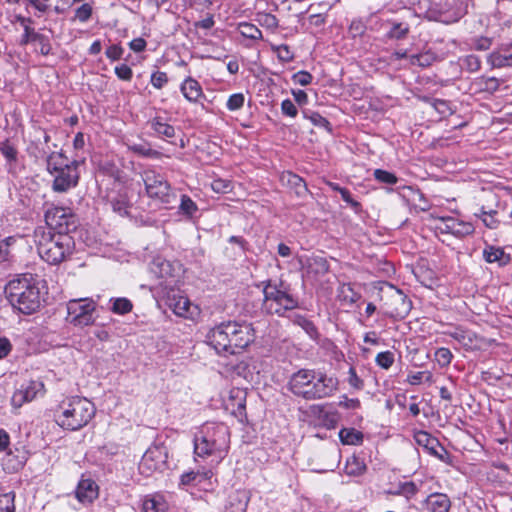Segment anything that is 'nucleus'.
Returning a JSON list of instances; mask_svg holds the SVG:
<instances>
[{"label": "nucleus", "instance_id": "nucleus-56", "mask_svg": "<svg viewBox=\"0 0 512 512\" xmlns=\"http://www.w3.org/2000/svg\"><path fill=\"white\" fill-rule=\"evenodd\" d=\"M366 31V26L361 20H353L349 26V34L353 37H360Z\"/></svg>", "mask_w": 512, "mask_h": 512}, {"label": "nucleus", "instance_id": "nucleus-46", "mask_svg": "<svg viewBox=\"0 0 512 512\" xmlns=\"http://www.w3.org/2000/svg\"><path fill=\"white\" fill-rule=\"evenodd\" d=\"M197 209L196 203L189 196H181L180 211L183 214L192 217L197 212Z\"/></svg>", "mask_w": 512, "mask_h": 512}, {"label": "nucleus", "instance_id": "nucleus-37", "mask_svg": "<svg viewBox=\"0 0 512 512\" xmlns=\"http://www.w3.org/2000/svg\"><path fill=\"white\" fill-rule=\"evenodd\" d=\"M339 438L345 445H357L363 441V434L355 429L344 428L339 432Z\"/></svg>", "mask_w": 512, "mask_h": 512}, {"label": "nucleus", "instance_id": "nucleus-9", "mask_svg": "<svg viewBox=\"0 0 512 512\" xmlns=\"http://www.w3.org/2000/svg\"><path fill=\"white\" fill-rule=\"evenodd\" d=\"M96 303L90 298L72 299L67 303V321L75 327H86L95 322Z\"/></svg>", "mask_w": 512, "mask_h": 512}, {"label": "nucleus", "instance_id": "nucleus-47", "mask_svg": "<svg viewBox=\"0 0 512 512\" xmlns=\"http://www.w3.org/2000/svg\"><path fill=\"white\" fill-rule=\"evenodd\" d=\"M453 355L448 348L441 347L435 352V360L441 367H446L451 363Z\"/></svg>", "mask_w": 512, "mask_h": 512}, {"label": "nucleus", "instance_id": "nucleus-45", "mask_svg": "<svg viewBox=\"0 0 512 512\" xmlns=\"http://www.w3.org/2000/svg\"><path fill=\"white\" fill-rule=\"evenodd\" d=\"M0 152L7 161L16 162L18 152L9 140L0 142Z\"/></svg>", "mask_w": 512, "mask_h": 512}, {"label": "nucleus", "instance_id": "nucleus-1", "mask_svg": "<svg viewBox=\"0 0 512 512\" xmlns=\"http://www.w3.org/2000/svg\"><path fill=\"white\" fill-rule=\"evenodd\" d=\"M206 341L219 355H236L254 341V329L245 322H223L207 332Z\"/></svg>", "mask_w": 512, "mask_h": 512}, {"label": "nucleus", "instance_id": "nucleus-30", "mask_svg": "<svg viewBox=\"0 0 512 512\" xmlns=\"http://www.w3.org/2000/svg\"><path fill=\"white\" fill-rule=\"evenodd\" d=\"M167 509V504L163 496L156 494L147 497L143 502L144 512H164Z\"/></svg>", "mask_w": 512, "mask_h": 512}, {"label": "nucleus", "instance_id": "nucleus-2", "mask_svg": "<svg viewBox=\"0 0 512 512\" xmlns=\"http://www.w3.org/2000/svg\"><path fill=\"white\" fill-rule=\"evenodd\" d=\"M288 388L292 394L307 401L322 400L338 391L339 381L317 369H300L290 377Z\"/></svg>", "mask_w": 512, "mask_h": 512}, {"label": "nucleus", "instance_id": "nucleus-13", "mask_svg": "<svg viewBox=\"0 0 512 512\" xmlns=\"http://www.w3.org/2000/svg\"><path fill=\"white\" fill-rule=\"evenodd\" d=\"M438 228L443 233H450L457 237L469 235L474 231L471 223L463 222L452 217L441 218Z\"/></svg>", "mask_w": 512, "mask_h": 512}, {"label": "nucleus", "instance_id": "nucleus-11", "mask_svg": "<svg viewBox=\"0 0 512 512\" xmlns=\"http://www.w3.org/2000/svg\"><path fill=\"white\" fill-rule=\"evenodd\" d=\"M79 161H72V165L55 172L52 181V190L56 193H65L70 189L76 187L79 182L80 174L78 167Z\"/></svg>", "mask_w": 512, "mask_h": 512}, {"label": "nucleus", "instance_id": "nucleus-38", "mask_svg": "<svg viewBox=\"0 0 512 512\" xmlns=\"http://www.w3.org/2000/svg\"><path fill=\"white\" fill-rule=\"evenodd\" d=\"M255 21L260 25L261 27L266 28L267 30H270L274 32L278 28V19L276 16L270 13L266 12H258L255 15Z\"/></svg>", "mask_w": 512, "mask_h": 512}, {"label": "nucleus", "instance_id": "nucleus-60", "mask_svg": "<svg viewBox=\"0 0 512 512\" xmlns=\"http://www.w3.org/2000/svg\"><path fill=\"white\" fill-rule=\"evenodd\" d=\"M12 242H15V239L9 237L2 242H0V262L7 261L10 257V245Z\"/></svg>", "mask_w": 512, "mask_h": 512}, {"label": "nucleus", "instance_id": "nucleus-33", "mask_svg": "<svg viewBox=\"0 0 512 512\" xmlns=\"http://www.w3.org/2000/svg\"><path fill=\"white\" fill-rule=\"evenodd\" d=\"M483 255L489 263L498 262L500 265H505L509 261V257L505 255L503 249L494 246L485 248Z\"/></svg>", "mask_w": 512, "mask_h": 512}, {"label": "nucleus", "instance_id": "nucleus-48", "mask_svg": "<svg viewBox=\"0 0 512 512\" xmlns=\"http://www.w3.org/2000/svg\"><path fill=\"white\" fill-rule=\"evenodd\" d=\"M375 361L379 367L389 369L394 363V353L391 351L381 352L376 356Z\"/></svg>", "mask_w": 512, "mask_h": 512}, {"label": "nucleus", "instance_id": "nucleus-19", "mask_svg": "<svg viewBox=\"0 0 512 512\" xmlns=\"http://www.w3.org/2000/svg\"><path fill=\"white\" fill-rule=\"evenodd\" d=\"M487 61L493 68L512 69V48H501L493 51L489 54Z\"/></svg>", "mask_w": 512, "mask_h": 512}, {"label": "nucleus", "instance_id": "nucleus-4", "mask_svg": "<svg viewBox=\"0 0 512 512\" xmlns=\"http://www.w3.org/2000/svg\"><path fill=\"white\" fill-rule=\"evenodd\" d=\"M34 242L39 256L49 264L57 265L72 254L74 240L70 235L53 233L44 227L34 231Z\"/></svg>", "mask_w": 512, "mask_h": 512}, {"label": "nucleus", "instance_id": "nucleus-39", "mask_svg": "<svg viewBox=\"0 0 512 512\" xmlns=\"http://www.w3.org/2000/svg\"><path fill=\"white\" fill-rule=\"evenodd\" d=\"M238 31L239 33L245 37L249 38L251 40H261L262 39V32L261 30L254 24L249 22H241L238 24Z\"/></svg>", "mask_w": 512, "mask_h": 512}, {"label": "nucleus", "instance_id": "nucleus-43", "mask_svg": "<svg viewBox=\"0 0 512 512\" xmlns=\"http://www.w3.org/2000/svg\"><path fill=\"white\" fill-rule=\"evenodd\" d=\"M129 149L144 157L158 158L160 156V152L152 149L149 145L144 143L130 145Z\"/></svg>", "mask_w": 512, "mask_h": 512}, {"label": "nucleus", "instance_id": "nucleus-8", "mask_svg": "<svg viewBox=\"0 0 512 512\" xmlns=\"http://www.w3.org/2000/svg\"><path fill=\"white\" fill-rule=\"evenodd\" d=\"M142 180L146 193L151 199L162 204H170L175 200L176 195L172 191L169 182L159 172L147 169L142 173Z\"/></svg>", "mask_w": 512, "mask_h": 512}, {"label": "nucleus", "instance_id": "nucleus-42", "mask_svg": "<svg viewBox=\"0 0 512 512\" xmlns=\"http://www.w3.org/2000/svg\"><path fill=\"white\" fill-rule=\"evenodd\" d=\"M294 323L305 330V332L311 337L316 338L318 335L317 328L312 321L302 315H295Z\"/></svg>", "mask_w": 512, "mask_h": 512}, {"label": "nucleus", "instance_id": "nucleus-21", "mask_svg": "<svg viewBox=\"0 0 512 512\" xmlns=\"http://www.w3.org/2000/svg\"><path fill=\"white\" fill-rule=\"evenodd\" d=\"M72 165L67 157L62 152H50L46 157V169L49 174L53 175L55 172Z\"/></svg>", "mask_w": 512, "mask_h": 512}, {"label": "nucleus", "instance_id": "nucleus-26", "mask_svg": "<svg viewBox=\"0 0 512 512\" xmlns=\"http://www.w3.org/2000/svg\"><path fill=\"white\" fill-rule=\"evenodd\" d=\"M472 86L475 88L477 92L493 93L498 90L500 82L495 77L481 76L473 81Z\"/></svg>", "mask_w": 512, "mask_h": 512}, {"label": "nucleus", "instance_id": "nucleus-29", "mask_svg": "<svg viewBox=\"0 0 512 512\" xmlns=\"http://www.w3.org/2000/svg\"><path fill=\"white\" fill-rule=\"evenodd\" d=\"M248 500L243 492H236L229 497L225 512H246Z\"/></svg>", "mask_w": 512, "mask_h": 512}, {"label": "nucleus", "instance_id": "nucleus-58", "mask_svg": "<svg viewBox=\"0 0 512 512\" xmlns=\"http://www.w3.org/2000/svg\"><path fill=\"white\" fill-rule=\"evenodd\" d=\"M115 74L124 81H130L133 76L132 69L127 64H121L115 67Z\"/></svg>", "mask_w": 512, "mask_h": 512}, {"label": "nucleus", "instance_id": "nucleus-32", "mask_svg": "<svg viewBox=\"0 0 512 512\" xmlns=\"http://www.w3.org/2000/svg\"><path fill=\"white\" fill-rule=\"evenodd\" d=\"M150 124L151 128L161 137L173 138L175 136V128L160 117L153 118Z\"/></svg>", "mask_w": 512, "mask_h": 512}, {"label": "nucleus", "instance_id": "nucleus-16", "mask_svg": "<svg viewBox=\"0 0 512 512\" xmlns=\"http://www.w3.org/2000/svg\"><path fill=\"white\" fill-rule=\"evenodd\" d=\"M75 493L81 503L90 504L98 497V485L91 479H82Z\"/></svg>", "mask_w": 512, "mask_h": 512}, {"label": "nucleus", "instance_id": "nucleus-22", "mask_svg": "<svg viewBox=\"0 0 512 512\" xmlns=\"http://www.w3.org/2000/svg\"><path fill=\"white\" fill-rule=\"evenodd\" d=\"M226 409L231 410L234 415H242L245 411V393L240 389H233L226 402Z\"/></svg>", "mask_w": 512, "mask_h": 512}, {"label": "nucleus", "instance_id": "nucleus-34", "mask_svg": "<svg viewBox=\"0 0 512 512\" xmlns=\"http://www.w3.org/2000/svg\"><path fill=\"white\" fill-rule=\"evenodd\" d=\"M282 181H286L287 184L292 186L298 196H303L308 191L304 180L294 173L287 172L286 174H283Z\"/></svg>", "mask_w": 512, "mask_h": 512}, {"label": "nucleus", "instance_id": "nucleus-40", "mask_svg": "<svg viewBox=\"0 0 512 512\" xmlns=\"http://www.w3.org/2000/svg\"><path fill=\"white\" fill-rule=\"evenodd\" d=\"M339 297L342 301L353 304L360 299L361 295L355 292L350 284H343L339 289Z\"/></svg>", "mask_w": 512, "mask_h": 512}, {"label": "nucleus", "instance_id": "nucleus-27", "mask_svg": "<svg viewBox=\"0 0 512 512\" xmlns=\"http://www.w3.org/2000/svg\"><path fill=\"white\" fill-rule=\"evenodd\" d=\"M475 216L480 218L483 224L489 229H498L501 224L497 210H486L483 206L480 208L479 213H476Z\"/></svg>", "mask_w": 512, "mask_h": 512}, {"label": "nucleus", "instance_id": "nucleus-41", "mask_svg": "<svg viewBox=\"0 0 512 512\" xmlns=\"http://www.w3.org/2000/svg\"><path fill=\"white\" fill-rule=\"evenodd\" d=\"M133 304L127 298H116L113 300L111 311L115 314L124 315L132 311Z\"/></svg>", "mask_w": 512, "mask_h": 512}, {"label": "nucleus", "instance_id": "nucleus-18", "mask_svg": "<svg viewBox=\"0 0 512 512\" xmlns=\"http://www.w3.org/2000/svg\"><path fill=\"white\" fill-rule=\"evenodd\" d=\"M414 438L416 443L427 449L431 455L436 456L439 459H443L437 449L439 448L444 452L445 449L440 445L439 441L435 437L431 436L426 431H419L415 434Z\"/></svg>", "mask_w": 512, "mask_h": 512}, {"label": "nucleus", "instance_id": "nucleus-5", "mask_svg": "<svg viewBox=\"0 0 512 512\" xmlns=\"http://www.w3.org/2000/svg\"><path fill=\"white\" fill-rule=\"evenodd\" d=\"M57 423L68 430L75 431L86 426L95 415L94 404L84 397H72L59 406Z\"/></svg>", "mask_w": 512, "mask_h": 512}, {"label": "nucleus", "instance_id": "nucleus-25", "mask_svg": "<svg viewBox=\"0 0 512 512\" xmlns=\"http://www.w3.org/2000/svg\"><path fill=\"white\" fill-rule=\"evenodd\" d=\"M329 271L328 261L319 256L311 257L307 262V273L315 277L323 276Z\"/></svg>", "mask_w": 512, "mask_h": 512}, {"label": "nucleus", "instance_id": "nucleus-50", "mask_svg": "<svg viewBox=\"0 0 512 512\" xmlns=\"http://www.w3.org/2000/svg\"><path fill=\"white\" fill-rule=\"evenodd\" d=\"M462 66L469 72H476L481 67L480 58L476 55H468L463 59Z\"/></svg>", "mask_w": 512, "mask_h": 512}, {"label": "nucleus", "instance_id": "nucleus-64", "mask_svg": "<svg viewBox=\"0 0 512 512\" xmlns=\"http://www.w3.org/2000/svg\"><path fill=\"white\" fill-rule=\"evenodd\" d=\"M277 55L279 59L285 62H289L293 59V54L291 53L288 45L282 44L276 48Z\"/></svg>", "mask_w": 512, "mask_h": 512}, {"label": "nucleus", "instance_id": "nucleus-44", "mask_svg": "<svg viewBox=\"0 0 512 512\" xmlns=\"http://www.w3.org/2000/svg\"><path fill=\"white\" fill-rule=\"evenodd\" d=\"M419 489L418 486L412 482H404L400 483L398 490L394 492L395 495H402L407 499H411L418 493Z\"/></svg>", "mask_w": 512, "mask_h": 512}, {"label": "nucleus", "instance_id": "nucleus-62", "mask_svg": "<svg viewBox=\"0 0 512 512\" xmlns=\"http://www.w3.org/2000/svg\"><path fill=\"white\" fill-rule=\"evenodd\" d=\"M281 110L284 115H287L289 117H296L298 110L294 103L290 99H285L281 103Z\"/></svg>", "mask_w": 512, "mask_h": 512}, {"label": "nucleus", "instance_id": "nucleus-14", "mask_svg": "<svg viewBox=\"0 0 512 512\" xmlns=\"http://www.w3.org/2000/svg\"><path fill=\"white\" fill-rule=\"evenodd\" d=\"M385 36L391 40H402L407 37L410 31V24L400 19H387L382 23Z\"/></svg>", "mask_w": 512, "mask_h": 512}, {"label": "nucleus", "instance_id": "nucleus-54", "mask_svg": "<svg viewBox=\"0 0 512 512\" xmlns=\"http://www.w3.org/2000/svg\"><path fill=\"white\" fill-rule=\"evenodd\" d=\"M435 110L443 117L452 114L449 102L441 99H435L432 103Z\"/></svg>", "mask_w": 512, "mask_h": 512}, {"label": "nucleus", "instance_id": "nucleus-10", "mask_svg": "<svg viewBox=\"0 0 512 512\" xmlns=\"http://www.w3.org/2000/svg\"><path fill=\"white\" fill-rule=\"evenodd\" d=\"M167 450L164 446H152L142 456L139 463V471L144 476H151L157 471H163L167 467Z\"/></svg>", "mask_w": 512, "mask_h": 512}, {"label": "nucleus", "instance_id": "nucleus-59", "mask_svg": "<svg viewBox=\"0 0 512 512\" xmlns=\"http://www.w3.org/2000/svg\"><path fill=\"white\" fill-rule=\"evenodd\" d=\"M36 37V42L39 44V47H40V53L42 55H49L51 53V50H52V46L50 44V40L47 36L43 35V34H40L39 36H35Z\"/></svg>", "mask_w": 512, "mask_h": 512}, {"label": "nucleus", "instance_id": "nucleus-31", "mask_svg": "<svg viewBox=\"0 0 512 512\" xmlns=\"http://www.w3.org/2000/svg\"><path fill=\"white\" fill-rule=\"evenodd\" d=\"M344 471L349 476H360L366 471V465L359 457L347 458Z\"/></svg>", "mask_w": 512, "mask_h": 512}, {"label": "nucleus", "instance_id": "nucleus-7", "mask_svg": "<svg viewBox=\"0 0 512 512\" xmlns=\"http://www.w3.org/2000/svg\"><path fill=\"white\" fill-rule=\"evenodd\" d=\"M46 228L58 234L74 232L79 226L78 217L68 207L51 206L45 212Z\"/></svg>", "mask_w": 512, "mask_h": 512}, {"label": "nucleus", "instance_id": "nucleus-49", "mask_svg": "<svg viewBox=\"0 0 512 512\" xmlns=\"http://www.w3.org/2000/svg\"><path fill=\"white\" fill-rule=\"evenodd\" d=\"M374 177L379 182L390 185L396 184L398 181V178L395 174L382 169H376L374 171Z\"/></svg>", "mask_w": 512, "mask_h": 512}, {"label": "nucleus", "instance_id": "nucleus-12", "mask_svg": "<svg viewBox=\"0 0 512 512\" xmlns=\"http://www.w3.org/2000/svg\"><path fill=\"white\" fill-rule=\"evenodd\" d=\"M392 291L389 296L391 309L387 312L392 317L404 318L411 309V301L399 289L390 286Z\"/></svg>", "mask_w": 512, "mask_h": 512}, {"label": "nucleus", "instance_id": "nucleus-23", "mask_svg": "<svg viewBox=\"0 0 512 512\" xmlns=\"http://www.w3.org/2000/svg\"><path fill=\"white\" fill-rule=\"evenodd\" d=\"M450 336L467 349H474L478 346L475 333L462 328H456Z\"/></svg>", "mask_w": 512, "mask_h": 512}, {"label": "nucleus", "instance_id": "nucleus-24", "mask_svg": "<svg viewBox=\"0 0 512 512\" xmlns=\"http://www.w3.org/2000/svg\"><path fill=\"white\" fill-rule=\"evenodd\" d=\"M217 449L215 440H209L206 436L196 437L194 442V452L200 457L211 455Z\"/></svg>", "mask_w": 512, "mask_h": 512}, {"label": "nucleus", "instance_id": "nucleus-15", "mask_svg": "<svg viewBox=\"0 0 512 512\" xmlns=\"http://www.w3.org/2000/svg\"><path fill=\"white\" fill-rule=\"evenodd\" d=\"M42 387L43 385L41 383L35 381L22 385L14 392L11 398L12 405L16 408H20L24 403L32 401Z\"/></svg>", "mask_w": 512, "mask_h": 512}, {"label": "nucleus", "instance_id": "nucleus-63", "mask_svg": "<svg viewBox=\"0 0 512 512\" xmlns=\"http://www.w3.org/2000/svg\"><path fill=\"white\" fill-rule=\"evenodd\" d=\"M40 33H37L34 31L33 28H31L29 25H24V34L21 38V45H26L31 41H35L36 37L39 36Z\"/></svg>", "mask_w": 512, "mask_h": 512}, {"label": "nucleus", "instance_id": "nucleus-61", "mask_svg": "<svg viewBox=\"0 0 512 512\" xmlns=\"http://www.w3.org/2000/svg\"><path fill=\"white\" fill-rule=\"evenodd\" d=\"M123 52L124 50L121 46L114 44L106 49L105 54L111 61H116L122 58Z\"/></svg>", "mask_w": 512, "mask_h": 512}, {"label": "nucleus", "instance_id": "nucleus-3", "mask_svg": "<svg viewBox=\"0 0 512 512\" xmlns=\"http://www.w3.org/2000/svg\"><path fill=\"white\" fill-rule=\"evenodd\" d=\"M5 293L10 304L24 314L35 312L41 305L39 282L31 274L9 281Z\"/></svg>", "mask_w": 512, "mask_h": 512}, {"label": "nucleus", "instance_id": "nucleus-35", "mask_svg": "<svg viewBox=\"0 0 512 512\" xmlns=\"http://www.w3.org/2000/svg\"><path fill=\"white\" fill-rule=\"evenodd\" d=\"M311 410L314 415H318L327 428L335 427L337 423L336 414L325 411V407L323 405H314L311 407Z\"/></svg>", "mask_w": 512, "mask_h": 512}, {"label": "nucleus", "instance_id": "nucleus-51", "mask_svg": "<svg viewBox=\"0 0 512 512\" xmlns=\"http://www.w3.org/2000/svg\"><path fill=\"white\" fill-rule=\"evenodd\" d=\"M245 97L242 93L232 94L227 101V108L230 111L240 109L244 105Z\"/></svg>", "mask_w": 512, "mask_h": 512}, {"label": "nucleus", "instance_id": "nucleus-17", "mask_svg": "<svg viewBox=\"0 0 512 512\" xmlns=\"http://www.w3.org/2000/svg\"><path fill=\"white\" fill-rule=\"evenodd\" d=\"M427 512H449L451 501L446 494L432 493L423 502Z\"/></svg>", "mask_w": 512, "mask_h": 512}, {"label": "nucleus", "instance_id": "nucleus-36", "mask_svg": "<svg viewBox=\"0 0 512 512\" xmlns=\"http://www.w3.org/2000/svg\"><path fill=\"white\" fill-rule=\"evenodd\" d=\"M111 206L114 212L120 216L128 215L130 202L126 193H119L116 197L112 198Z\"/></svg>", "mask_w": 512, "mask_h": 512}, {"label": "nucleus", "instance_id": "nucleus-53", "mask_svg": "<svg viewBox=\"0 0 512 512\" xmlns=\"http://www.w3.org/2000/svg\"><path fill=\"white\" fill-rule=\"evenodd\" d=\"M0 512H15L14 498L10 494L0 496Z\"/></svg>", "mask_w": 512, "mask_h": 512}, {"label": "nucleus", "instance_id": "nucleus-28", "mask_svg": "<svg viewBox=\"0 0 512 512\" xmlns=\"http://www.w3.org/2000/svg\"><path fill=\"white\" fill-rule=\"evenodd\" d=\"M168 305L176 315L187 317L191 303L185 296H173Z\"/></svg>", "mask_w": 512, "mask_h": 512}, {"label": "nucleus", "instance_id": "nucleus-6", "mask_svg": "<svg viewBox=\"0 0 512 512\" xmlns=\"http://www.w3.org/2000/svg\"><path fill=\"white\" fill-rule=\"evenodd\" d=\"M262 284L264 285L262 309L266 313L284 315L286 311L298 306V301L289 293L282 281L276 284L267 280Z\"/></svg>", "mask_w": 512, "mask_h": 512}, {"label": "nucleus", "instance_id": "nucleus-57", "mask_svg": "<svg viewBox=\"0 0 512 512\" xmlns=\"http://www.w3.org/2000/svg\"><path fill=\"white\" fill-rule=\"evenodd\" d=\"M150 81L155 88L161 89L168 82V77L165 72L156 71L151 75Z\"/></svg>", "mask_w": 512, "mask_h": 512}, {"label": "nucleus", "instance_id": "nucleus-20", "mask_svg": "<svg viewBox=\"0 0 512 512\" xmlns=\"http://www.w3.org/2000/svg\"><path fill=\"white\" fill-rule=\"evenodd\" d=\"M183 96L189 102H197L201 97H204L201 85L197 80L192 77H187L180 86Z\"/></svg>", "mask_w": 512, "mask_h": 512}, {"label": "nucleus", "instance_id": "nucleus-52", "mask_svg": "<svg viewBox=\"0 0 512 512\" xmlns=\"http://www.w3.org/2000/svg\"><path fill=\"white\" fill-rule=\"evenodd\" d=\"M92 15V6L89 3H84L75 11V17L81 21L86 22Z\"/></svg>", "mask_w": 512, "mask_h": 512}, {"label": "nucleus", "instance_id": "nucleus-55", "mask_svg": "<svg viewBox=\"0 0 512 512\" xmlns=\"http://www.w3.org/2000/svg\"><path fill=\"white\" fill-rule=\"evenodd\" d=\"M211 187L217 193H227L232 189L230 181L220 178L213 180Z\"/></svg>", "mask_w": 512, "mask_h": 512}]
</instances>
